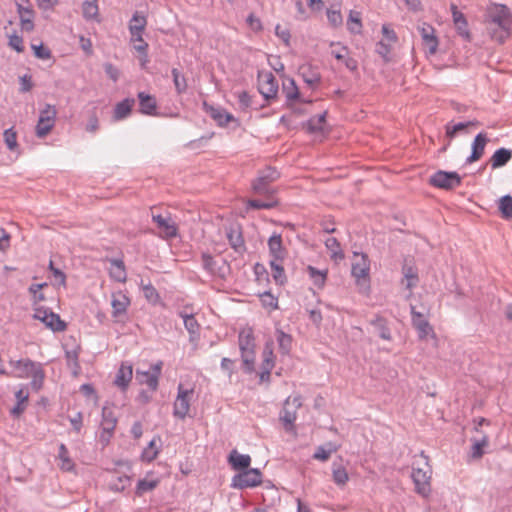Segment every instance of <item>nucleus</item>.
<instances>
[{"instance_id":"obj_32","label":"nucleus","mask_w":512,"mask_h":512,"mask_svg":"<svg viewBox=\"0 0 512 512\" xmlns=\"http://www.w3.org/2000/svg\"><path fill=\"white\" fill-rule=\"evenodd\" d=\"M153 221L157 224L158 228L164 232L166 238H173L177 235V227L170 219L162 215H153Z\"/></svg>"},{"instance_id":"obj_30","label":"nucleus","mask_w":512,"mask_h":512,"mask_svg":"<svg viewBox=\"0 0 512 512\" xmlns=\"http://www.w3.org/2000/svg\"><path fill=\"white\" fill-rule=\"evenodd\" d=\"M264 199H249L247 201L248 209H272L278 206L279 202L275 195L263 196Z\"/></svg>"},{"instance_id":"obj_14","label":"nucleus","mask_w":512,"mask_h":512,"mask_svg":"<svg viewBox=\"0 0 512 512\" xmlns=\"http://www.w3.org/2000/svg\"><path fill=\"white\" fill-rule=\"evenodd\" d=\"M402 275L403 278L401 280V283L405 286L406 289L412 291L415 287L418 286L420 281L418 275V268L411 260H404V263L402 265Z\"/></svg>"},{"instance_id":"obj_47","label":"nucleus","mask_w":512,"mask_h":512,"mask_svg":"<svg viewBox=\"0 0 512 512\" xmlns=\"http://www.w3.org/2000/svg\"><path fill=\"white\" fill-rule=\"evenodd\" d=\"M307 271L310 278L313 280L314 285L317 286L318 288H322L326 281L327 272L320 271L310 265L307 267Z\"/></svg>"},{"instance_id":"obj_4","label":"nucleus","mask_w":512,"mask_h":512,"mask_svg":"<svg viewBox=\"0 0 512 512\" xmlns=\"http://www.w3.org/2000/svg\"><path fill=\"white\" fill-rule=\"evenodd\" d=\"M302 406L301 396L293 398L288 397L280 412L279 419L282 422L284 429L289 432L294 429V423L297 418V410Z\"/></svg>"},{"instance_id":"obj_48","label":"nucleus","mask_w":512,"mask_h":512,"mask_svg":"<svg viewBox=\"0 0 512 512\" xmlns=\"http://www.w3.org/2000/svg\"><path fill=\"white\" fill-rule=\"evenodd\" d=\"M332 477L335 484L339 486L345 485L349 479L346 469L335 463L333 464Z\"/></svg>"},{"instance_id":"obj_17","label":"nucleus","mask_w":512,"mask_h":512,"mask_svg":"<svg viewBox=\"0 0 512 512\" xmlns=\"http://www.w3.org/2000/svg\"><path fill=\"white\" fill-rule=\"evenodd\" d=\"M226 236L230 246L236 253L242 255L246 252L245 241L239 226H230L226 231Z\"/></svg>"},{"instance_id":"obj_34","label":"nucleus","mask_w":512,"mask_h":512,"mask_svg":"<svg viewBox=\"0 0 512 512\" xmlns=\"http://www.w3.org/2000/svg\"><path fill=\"white\" fill-rule=\"evenodd\" d=\"M512 158V151L506 148H500L494 152L490 159L491 167L493 169L505 166Z\"/></svg>"},{"instance_id":"obj_27","label":"nucleus","mask_w":512,"mask_h":512,"mask_svg":"<svg viewBox=\"0 0 512 512\" xmlns=\"http://www.w3.org/2000/svg\"><path fill=\"white\" fill-rule=\"evenodd\" d=\"M355 257H360L359 261L352 264V275L357 278H366L369 275L370 264L365 254L354 253Z\"/></svg>"},{"instance_id":"obj_61","label":"nucleus","mask_w":512,"mask_h":512,"mask_svg":"<svg viewBox=\"0 0 512 512\" xmlns=\"http://www.w3.org/2000/svg\"><path fill=\"white\" fill-rule=\"evenodd\" d=\"M260 300L262 305L266 308L277 309L278 301L277 298L274 297L270 292H264L260 295Z\"/></svg>"},{"instance_id":"obj_38","label":"nucleus","mask_w":512,"mask_h":512,"mask_svg":"<svg viewBox=\"0 0 512 512\" xmlns=\"http://www.w3.org/2000/svg\"><path fill=\"white\" fill-rule=\"evenodd\" d=\"M282 92L288 101L300 99L299 89L292 78H287L283 81Z\"/></svg>"},{"instance_id":"obj_58","label":"nucleus","mask_w":512,"mask_h":512,"mask_svg":"<svg viewBox=\"0 0 512 512\" xmlns=\"http://www.w3.org/2000/svg\"><path fill=\"white\" fill-rule=\"evenodd\" d=\"M263 356L264 359L261 365V370L271 372V370L274 367V354L273 350L269 348L268 345L265 347L263 351Z\"/></svg>"},{"instance_id":"obj_60","label":"nucleus","mask_w":512,"mask_h":512,"mask_svg":"<svg viewBox=\"0 0 512 512\" xmlns=\"http://www.w3.org/2000/svg\"><path fill=\"white\" fill-rule=\"evenodd\" d=\"M31 48L34 51L35 57L42 60H47L52 57L51 50L48 47H45L43 44L40 45H31Z\"/></svg>"},{"instance_id":"obj_28","label":"nucleus","mask_w":512,"mask_h":512,"mask_svg":"<svg viewBox=\"0 0 512 512\" xmlns=\"http://www.w3.org/2000/svg\"><path fill=\"white\" fill-rule=\"evenodd\" d=\"M130 305V299L122 293H118V295H113L111 306H112V316L114 318H118L121 315L126 314L127 308Z\"/></svg>"},{"instance_id":"obj_40","label":"nucleus","mask_w":512,"mask_h":512,"mask_svg":"<svg viewBox=\"0 0 512 512\" xmlns=\"http://www.w3.org/2000/svg\"><path fill=\"white\" fill-rule=\"evenodd\" d=\"M136 379L140 384H146L152 391L158 388L159 380L150 371H136Z\"/></svg>"},{"instance_id":"obj_64","label":"nucleus","mask_w":512,"mask_h":512,"mask_svg":"<svg viewBox=\"0 0 512 512\" xmlns=\"http://www.w3.org/2000/svg\"><path fill=\"white\" fill-rule=\"evenodd\" d=\"M19 83H20V88H19L20 93L29 92L33 88V82H32L31 75L25 74L23 76H20Z\"/></svg>"},{"instance_id":"obj_63","label":"nucleus","mask_w":512,"mask_h":512,"mask_svg":"<svg viewBox=\"0 0 512 512\" xmlns=\"http://www.w3.org/2000/svg\"><path fill=\"white\" fill-rule=\"evenodd\" d=\"M8 45L17 51L18 53H21L24 51V45H23V39L21 36L17 34H12L9 36V43Z\"/></svg>"},{"instance_id":"obj_39","label":"nucleus","mask_w":512,"mask_h":512,"mask_svg":"<svg viewBox=\"0 0 512 512\" xmlns=\"http://www.w3.org/2000/svg\"><path fill=\"white\" fill-rule=\"evenodd\" d=\"M276 338L279 346V351L281 352V354L288 355L292 348V336L280 329H277Z\"/></svg>"},{"instance_id":"obj_12","label":"nucleus","mask_w":512,"mask_h":512,"mask_svg":"<svg viewBox=\"0 0 512 512\" xmlns=\"http://www.w3.org/2000/svg\"><path fill=\"white\" fill-rule=\"evenodd\" d=\"M193 389H184L182 384L178 386V394L173 406V415L179 419H184L190 409V397Z\"/></svg>"},{"instance_id":"obj_49","label":"nucleus","mask_w":512,"mask_h":512,"mask_svg":"<svg viewBox=\"0 0 512 512\" xmlns=\"http://www.w3.org/2000/svg\"><path fill=\"white\" fill-rule=\"evenodd\" d=\"M78 357H79V353L77 350H67L65 352V358L67 361V365L69 368L72 369L73 374L75 376H77L79 374V371L81 368L80 364H79Z\"/></svg>"},{"instance_id":"obj_43","label":"nucleus","mask_w":512,"mask_h":512,"mask_svg":"<svg viewBox=\"0 0 512 512\" xmlns=\"http://www.w3.org/2000/svg\"><path fill=\"white\" fill-rule=\"evenodd\" d=\"M283 260H270V267L272 276L277 284H284L286 282V275L282 265Z\"/></svg>"},{"instance_id":"obj_26","label":"nucleus","mask_w":512,"mask_h":512,"mask_svg":"<svg viewBox=\"0 0 512 512\" xmlns=\"http://www.w3.org/2000/svg\"><path fill=\"white\" fill-rule=\"evenodd\" d=\"M110 268L109 275L110 277L120 283H124L127 280L126 268L123 260L121 259H109Z\"/></svg>"},{"instance_id":"obj_8","label":"nucleus","mask_w":512,"mask_h":512,"mask_svg":"<svg viewBox=\"0 0 512 512\" xmlns=\"http://www.w3.org/2000/svg\"><path fill=\"white\" fill-rule=\"evenodd\" d=\"M33 317L40 320L45 326L54 332H62L66 329V323L60 316L48 308L37 307L34 309Z\"/></svg>"},{"instance_id":"obj_45","label":"nucleus","mask_w":512,"mask_h":512,"mask_svg":"<svg viewBox=\"0 0 512 512\" xmlns=\"http://www.w3.org/2000/svg\"><path fill=\"white\" fill-rule=\"evenodd\" d=\"M202 266L203 268L210 274L222 276L220 269H217V262L214 260L213 256L209 253H202L201 255Z\"/></svg>"},{"instance_id":"obj_62","label":"nucleus","mask_w":512,"mask_h":512,"mask_svg":"<svg viewBox=\"0 0 512 512\" xmlns=\"http://www.w3.org/2000/svg\"><path fill=\"white\" fill-rule=\"evenodd\" d=\"M239 108L242 111H246L252 106V98L246 91H241L237 93Z\"/></svg>"},{"instance_id":"obj_18","label":"nucleus","mask_w":512,"mask_h":512,"mask_svg":"<svg viewBox=\"0 0 512 512\" xmlns=\"http://www.w3.org/2000/svg\"><path fill=\"white\" fill-rule=\"evenodd\" d=\"M412 324L418 331L420 339L426 338L429 334L433 333V328L430 323L425 319L424 315L416 311L414 306H411Z\"/></svg>"},{"instance_id":"obj_13","label":"nucleus","mask_w":512,"mask_h":512,"mask_svg":"<svg viewBox=\"0 0 512 512\" xmlns=\"http://www.w3.org/2000/svg\"><path fill=\"white\" fill-rule=\"evenodd\" d=\"M411 477L415 484V490L422 496H428L431 492V470H423L421 468H413Z\"/></svg>"},{"instance_id":"obj_31","label":"nucleus","mask_w":512,"mask_h":512,"mask_svg":"<svg viewBox=\"0 0 512 512\" xmlns=\"http://www.w3.org/2000/svg\"><path fill=\"white\" fill-rule=\"evenodd\" d=\"M370 324L374 327L380 338L386 341L392 339L388 321L384 317L376 315L375 318L370 320Z\"/></svg>"},{"instance_id":"obj_56","label":"nucleus","mask_w":512,"mask_h":512,"mask_svg":"<svg viewBox=\"0 0 512 512\" xmlns=\"http://www.w3.org/2000/svg\"><path fill=\"white\" fill-rule=\"evenodd\" d=\"M326 112L320 114V115H316V116H313L311 117L309 120H308V130L310 132H319V131H322L323 129V124L325 123V119H326Z\"/></svg>"},{"instance_id":"obj_7","label":"nucleus","mask_w":512,"mask_h":512,"mask_svg":"<svg viewBox=\"0 0 512 512\" xmlns=\"http://www.w3.org/2000/svg\"><path fill=\"white\" fill-rule=\"evenodd\" d=\"M262 483V473L257 468H250L246 471L234 475L231 487L236 489H245L256 487Z\"/></svg>"},{"instance_id":"obj_2","label":"nucleus","mask_w":512,"mask_h":512,"mask_svg":"<svg viewBox=\"0 0 512 512\" xmlns=\"http://www.w3.org/2000/svg\"><path fill=\"white\" fill-rule=\"evenodd\" d=\"M280 173L273 167H266L258 172L256 179L252 181V191L259 196H271L276 194V190L271 186L273 182L279 179Z\"/></svg>"},{"instance_id":"obj_6","label":"nucleus","mask_w":512,"mask_h":512,"mask_svg":"<svg viewBox=\"0 0 512 512\" xmlns=\"http://www.w3.org/2000/svg\"><path fill=\"white\" fill-rule=\"evenodd\" d=\"M429 183L443 190H453L462 183V177L457 172L438 170L429 179Z\"/></svg>"},{"instance_id":"obj_25","label":"nucleus","mask_w":512,"mask_h":512,"mask_svg":"<svg viewBox=\"0 0 512 512\" xmlns=\"http://www.w3.org/2000/svg\"><path fill=\"white\" fill-rule=\"evenodd\" d=\"M133 377V369L131 365H127L122 363L119 367L114 384L119 387L121 390H126L129 386Z\"/></svg>"},{"instance_id":"obj_15","label":"nucleus","mask_w":512,"mask_h":512,"mask_svg":"<svg viewBox=\"0 0 512 512\" xmlns=\"http://www.w3.org/2000/svg\"><path fill=\"white\" fill-rule=\"evenodd\" d=\"M38 362L30 359L10 360L9 365L14 369L13 373L9 376L15 378H29L33 369H35Z\"/></svg>"},{"instance_id":"obj_23","label":"nucleus","mask_w":512,"mask_h":512,"mask_svg":"<svg viewBox=\"0 0 512 512\" xmlns=\"http://www.w3.org/2000/svg\"><path fill=\"white\" fill-rule=\"evenodd\" d=\"M204 106L207 107L206 111L209 113L211 118L217 122L219 126H227L229 122H236V118L228 113L223 108H216L213 106H208L206 103H204Z\"/></svg>"},{"instance_id":"obj_55","label":"nucleus","mask_w":512,"mask_h":512,"mask_svg":"<svg viewBox=\"0 0 512 512\" xmlns=\"http://www.w3.org/2000/svg\"><path fill=\"white\" fill-rule=\"evenodd\" d=\"M301 69H302L301 75L303 77V80L309 86L313 87L320 83L321 77H320L319 73L312 71L310 68L303 67Z\"/></svg>"},{"instance_id":"obj_22","label":"nucleus","mask_w":512,"mask_h":512,"mask_svg":"<svg viewBox=\"0 0 512 512\" xmlns=\"http://www.w3.org/2000/svg\"><path fill=\"white\" fill-rule=\"evenodd\" d=\"M139 100V111L145 115L154 116L157 114V101L153 95L147 94L145 92L138 93Z\"/></svg>"},{"instance_id":"obj_24","label":"nucleus","mask_w":512,"mask_h":512,"mask_svg":"<svg viewBox=\"0 0 512 512\" xmlns=\"http://www.w3.org/2000/svg\"><path fill=\"white\" fill-rule=\"evenodd\" d=\"M488 142V138L486 134L479 133L474 138V141L472 143V152L471 155L467 158V163H473L475 161H478L484 154L485 146Z\"/></svg>"},{"instance_id":"obj_10","label":"nucleus","mask_w":512,"mask_h":512,"mask_svg":"<svg viewBox=\"0 0 512 512\" xmlns=\"http://www.w3.org/2000/svg\"><path fill=\"white\" fill-rule=\"evenodd\" d=\"M117 417L115 416L111 407L104 406L102 408V420H101V433L100 441L104 445H107L110 439L113 437L116 425Z\"/></svg>"},{"instance_id":"obj_33","label":"nucleus","mask_w":512,"mask_h":512,"mask_svg":"<svg viewBox=\"0 0 512 512\" xmlns=\"http://www.w3.org/2000/svg\"><path fill=\"white\" fill-rule=\"evenodd\" d=\"M178 315L183 319L184 326L190 334V340L199 336L200 325L193 314H188L184 311H180Z\"/></svg>"},{"instance_id":"obj_21","label":"nucleus","mask_w":512,"mask_h":512,"mask_svg":"<svg viewBox=\"0 0 512 512\" xmlns=\"http://www.w3.org/2000/svg\"><path fill=\"white\" fill-rule=\"evenodd\" d=\"M268 248L271 260H284L286 257V249L282 244V237L280 234L274 233L268 240Z\"/></svg>"},{"instance_id":"obj_29","label":"nucleus","mask_w":512,"mask_h":512,"mask_svg":"<svg viewBox=\"0 0 512 512\" xmlns=\"http://www.w3.org/2000/svg\"><path fill=\"white\" fill-rule=\"evenodd\" d=\"M135 104V100L133 98H126L115 105L113 119L115 121H119L128 117L132 111V108Z\"/></svg>"},{"instance_id":"obj_52","label":"nucleus","mask_w":512,"mask_h":512,"mask_svg":"<svg viewBox=\"0 0 512 512\" xmlns=\"http://www.w3.org/2000/svg\"><path fill=\"white\" fill-rule=\"evenodd\" d=\"M347 28L351 33L357 34L361 32L362 23L360 19V14L355 11H350Z\"/></svg>"},{"instance_id":"obj_59","label":"nucleus","mask_w":512,"mask_h":512,"mask_svg":"<svg viewBox=\"0 0 512 512\" xmlns=\"http://www.w3.org/2000/svg\"><path fill=\"white\" fill-rule=\"evenodd\" d=\"M472 124H473L472 122H466V123L460 122L457 124L449 123L446 125V135L449 138H453V137H455V135L458 132L465 130L468 126H470Z\"/></svg>"},{"instance_id":"obj_3","label":"nucleus","mask_w":512,"mask_h":512,"mask_svg":"<svg viewBox=\"0 0 512 512\" xmlns=\"http://www.w3.org/2000/svg\"><path fill=\"white\" fill-rule=\"evenodd\" d=\"M239 348L245 370L252 372L255 362V338L251 328L243 329L239 333Z\"/></svg>"},{"instance_id":"obj_20","label":"nucleus","mask_w":512,"mask_h":512,"mask_svg":"<svg viewBox=\"0 0 512 512\" xmlns=\"http://www.w3.org/2000/svg\"><path fill=\"white\" fill-rule=\"evenodd\" d=\"M228 462L233 470L243 472L250 469L251 457L247 454H240L234 449L228 456Z\"/></svg>"},{"instance_id":"obj_16","label":"nucleus","mask_w":512,"mask_h":512,"mask_svg":"<svg viewBox=\"0 0 512 512\" xmlns=\"http://www.w3.org/2000/svg\"><path fill=\"white\" fill-rule=\"evenodd\" d=\"M418 31L421 35L424 45L427 47L430 54H435L438 48V39L435 35L433 26L427 23H422L418 26Z\"/></svg>"},{"instance_id":"obj_36","label":"nucleus","mask_w":512,"mask_h":512,"mask_svg":"<svg viewBox=\"0 0 512 512\" xmlns=\"http://www.w3.org/2000/svg\"><path fill=\"white\" fill-rule=\"evenodd\" d=\"M325 246L330 252V257L335 262L344 259V253L341 249L339 241L335 237H329L325 240Z\"/></svg>"},{"instance_id":"obj_41","label":"nucleus","mask_w":512,"mask_h":512,"mask_svg":"<svg viewBox=\"0 0 512 512\" xmlns=\"http://www.w3.org/2000/svg\"><path fill=\"white\" fill-rule=\"evenodd\" d=\"M30 377L32 378L30 382L31 388L36 392L39 391L43 386L45 378V372L41 363L36 365L35 369H33L32 373L30 374Z\"/></svg>"},{"instance_id":"obj_5","label":"nucleus","mask_w":512,"mask_h":512,"mask_svg":"<svg viewBox=\"0 0 512 512\" xmlns=\"http://www.w3.org/2000/svg\"><path fill=\"white\" fill-rule=\"evenodd\" d=\"M146 24V18L142 15H139L138 12L134 13L129 24L131 40L140 41V44L134 45V49L139 53H144L145 50H148V43L142 37V33L145 30Z\"/></svg>"},{"instance_id":"obj_50","label":"nucleus","mask_w":512,"mask_h":512,"mask_svg":"<svg viewBox=\"0 0 512 512\" xmlns=\"http://www.w3.org/2000/svg\"><path fill=\"white\" fill-rule=\"evenodd\" d=\"M159 484V480H147V479H140L136 486V495L142 496L144 493L152 491L155 489Z\"/></svg>"},{"instance_id":"obj_54","label":"nucleus","mask_w":512,"mask_h":512,"mask_svg":"<svg viewBox=\"0 0 512 512\" xmlns=\"http://www.w3.org/2000/svg\"><path fill=\"white\" fill-rule=\"evenodd\" d=\"M144 297L152 304H157L160 301V295L151 283H141Z\"/></svg>"},{"instance_id":"obj_42","label":"nucleus","mask_w":512,"mask_h":512,"mask_svg":"<svg viewBox=\"0 0 512 512\" xmlns=\"http://www.w3.org/2000/svg\"><path fill=\"white\" fill-rule=\"evenodd\" d=\"M58 458L61 461L60 468L64 471H72L74 469V462L69 456V451L65 444L61 443L58 450Z\"/></svg>"},{"instance_id":"obj_37","label":"nucleus","mask_w":512,"mask_h":512,"mask_svg":"<svg viewBox=\"0 0 512 512\" xmlns=\"http://www.w3.org/2000/svg\"><path fill=\"white\" fill-rule=\"evenodd\" d=\"M473 445L471 448V457L473 459H480L484 455V448L489 445V437L483 434L481 438H472Z\"/></svg>"},{"instance_id":"obj_35","label":"nucleus","mask_w":512,"mask_h":512,"mask_svg":"<svg viewBox=\"0 0 512 512\" xmlns=\"http://www.w3.org/2000/svg\"><path fill=\"white\" fill-rule=\"evenodd\" d=\"M82 15L87 21L94 20L99 22L98 0H85L82 4Z\"/></svg>"},{"instance_id":"obj_9","label":"nucleus","mask_w":512,"mask_h":512,"mask_svg":"<svg viewBox=\"0 0 512 512\" xmlns=\"http://www.w3.org/2000/svg\"><path fill=\"white\" fill-rule=\"evenodd\" d=\"M56 109L53 105L46 104L40 111L39 119L36 125V135L38 138L47 136L55 124Z\"/></svg>"},{"instance_id":"obj_44","label":"nucleus","mask_w":512,"mask_h":512,"mask_svg":"<svg viewBox=\"0 0 512 512\" xmlns=\"http://www.w3.org/2000/svg\"><path fill=\"white\" fill-rule=\"evenodd\" d=\"M498 208L503 219L512 220V196L505 195L501 197Z\"/></svg>"},{"instance_id":"obj_19","label":"nucleus","mask_w":512,"mask_h":512,"mask_svg":"<svg viewBox=\"0 0 512 512\" xmlns=\"http://www.w3.org/2000/svg\"><path fill=\"white\" fill-rule=\"evenodd\" d=\"M17 12L19 14L22 30L27 32L33 31L35 12L32 9V6L29 5L26 7L17 3Z\"/></svg>"},{"instance_id":"obj_57","label":"nucleus","mask_w":512,"mask_h":512,"mask_svg":"<svg viewBox=\"0 0 512 512\" xmlns=\"http://www.w3.org/2000/svg\"><path fill=\"white\" fill-rule=\"evenodd\" d=\"M376 53L383 58L385 63H388L390 61V53H391V44L386 43L384 40H380L376 43L375 47Z\"/></svg>"},{"instance_id":"obj_1","label":"nucleus","mask_w":512,"mask_h":512,"mask_svg":"<svg viewBox=\"0 0 512 512\" xmlns=\"http://www.w3.org/2000/svg\"><path fill=\"white\" fill-rule=\"evenodd\" d=\"M485 23L492 39L504 43L510 36V12L505 5H493L487 9Z\"/></svg>"},{"instance_id":"obj_53","label":"nucleus","mask_w":512,"mask_h":512,"mask_svg":"<svg viewBox=\"0 0 512 512\" xmlns=\"http://www.w3.org/2000/svg\"><path fill=\"white\" fill-rule=\"evenodd\" d=\"M326 446L329 448L327 449L325 446L317 447L313 458L320 461H327L331 454L337 450L336 446H334L332 443H328Z\"/></svg>"},{"instance_id":"obj_51","label":"nucleus","mask_w":512,"mask_h":512,"mask_svg":"<svg viewBox=\"0 0 512 512\" xmlns=\"http://www.w3.org/2000/svg\"><path fill=\"white\" fill-rule=\"evenodd\" d=\"M175 89L178 94H182L187 90V81L185 77L180 73L177 68H173L171 71Z\"/></svg>"},{"instance_id":"obj_46","label":"nucleus","mask_w":512,"mask_h":512,"mask_svg":"<svg viewBox=\"0 0 512 512\" xmlns=\"http://www.w3.org/2000/svg\"><path fill=\"white\" fill-rule=\"evenodd\" d=\"M4 142L11 152L18 151L19 145L17 142V132L13 127L8 128L3 133Z\"/></svg>"},{"instance_id":"obj_11","label":"nucleus","mask_w":512,"mask_h":512,"mask_svg":"<svg viewBox=\"0 0 512 512\" xmlns=\"http://www.w3.org/2000/svg\"><path fill=\"white\" fill-rule=\"evenodd\" d=\"M258 90L266 100L275 99L277 97L278 82L272 72L259 73Z\"/></svg>"}]
</instances>
